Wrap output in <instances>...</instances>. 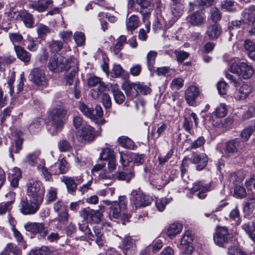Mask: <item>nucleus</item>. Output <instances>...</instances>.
I'll use <instances>...</instances> for the list:
<instances>
[{
  "label": "nucleus",
  "instance_id": "f257e3e1",
  "mask_svg": "<svg viewBox=\"0 0 255 255\" xmlns=\"http://www.w3.org/2000/svg\"><path fill=\"white\" fill-rule=\"evenodd\" d=\"M66 110L60 105L50 111L49 116V130L52 135H56L60 132L65 124Z\"/></svg>",
  "mask_w": 255,
  "mask_h": 255
},
{
  "label": "nucleus",
  "instance_id": "f03ea898",
  "mask_svg": "<svg viewBox=\"0 0 255 255\" xmlns=\"http://www.w3.org/2000/svg\"><path fill=\"white\" fill-rule=\"evenodd\" d=\"M103 214L99 210H90V220L93 223L96 224L93 228V232L96 236V243L100 246H103L106 242V238L103 234V229L101 224Z\"/></svg>",
  "mask_w": 255,
  "mask_h": 255
},
{
  "label": "nucleus",
  "instance_id": "7ed1b4c3",
  "mask_svg": "<svg viewBox=\"0 0 255 255\" xmlns=\"http://www.w3.org/2000/svg\"><path fill=\"white\" fill-rule=\"evenodd\" d=\"M26 187L27 195L30 199L43 202L44 190L40 181L33 179L29 180Z\"/></svg>",
  "mask_w": 255,
  "mask_h": 255
},
{
  "label": "nucleus",
  "instance_id": "20e7f679",
  "mask_svg": "<svg viewBox=\"0 0 255 255\" xmlns=\"http://www.w3.org/2000/svg\"><path fill=\"white\" fill-rule=\"evenodd\" d=\"M128 201L124 196L119 197L118 201H113L111 203V207L109 216L110 218L118 219L121 217L122 214L128 218V215L125 214V210L126 209Z\"/></svg>",
  "mask_w": 255,
  "mask_h": 255
},
{
  "label": "nucleus",
  "instance_id": "39448f33",
  "mask_svg": "<svg viewBox=\"0 0 255 255\" xmlns=\"http://www.w3.org/2000/svg\"><path fill=\"white\" fill-rule=\"evenodd\" d=\"M230 71L244 79L250 78L254 72V70L251 65L245 62H242L239 64L236 61L233 62L231 64Z\"/></svg>",
  "mask_w": 255,
  "mask_h": 255
},
{
  "label": "nucleus",
  "instance_id": "423d86ee",
  "mask_svg": "<svg viewBox=\"0 0 255 255\" xmlns=\"http://www.w3.org/2000/svg\"><path fill=\"white\" fill-rule=\"evenodd\" d=\"M71 61L66 58L57 55L50 57L48 67L49 69L54 72H59L63 70H67L71 67Z\"/></svg>",
  "mask_w": 255,
  "mask_h": 255
},
{
  "label": "nucleus",
  "instance_id": "0eeeda50",
  "mask_svg": "<svg viewBox=\"0 0 255 255\" xmlns=\"http://www.w3.org/2000/svg\"><path fill=\"white\" fill-rule=\"evenodd\" d=\"M42 202L33 200L30 198L22 199L19 205L20 212L24 215H30L35 214L39 209Z\"/></svg>",
  "mask_w": 255,
  "mask_h": 255
},
{
  "label": "nucleus",
  "instance_id": "6e6552de",
  "mask_svg": "<svg viewBox=\"0 0 255 255\" xmlns=\"http://www.w3.org/2000/svg\"><path fill=\"white\" fill-rule=\"evenodd\" d=\"M233 238V234L230 233L226 227L220 226L217 228L214 236V240L216 244L220 247H224L225 244L230 242Z\"/></svg>",
  "mask_w": 255,
  "mask_h": 255
},
{
  "label": "nucleus",
  "instance_id": "1a4fd4ad",
  "mask_svg": "<svg viewBox=\"0 0 255 255\" xmlns=\"http://www.w3.org/2000/svg\"><path fill=\"white\" fill-rule=\"evenodd\" d=\"M130 200L135 208H140L150 205L152 199L144 194L140 190H134L131 193Z\"/></svg>",
  "mask_w": 255,
  "mask_h": 255
},
{
  "label": "nucleus",
  "instance_id": "9d476101",
  "mask_svg": "<svg viewBox=\"0 0 255 255\" xmlns=\"http://www.w3.org/2000/svg\"><path fill=\"white\" fill-rule=\"evenodd\" d=\"M24 228L27 232L33 235H38L40 239H44L48 233V228L41 223L28 222Z\"/></svg>",
  "mask_w": 255,
  "mask_h": 255
},
{
  "label": "nucleus",
  "instance_id": "9b49d317",
  "mask_svg": "<svg viewBox=\"0 0 255 255\" xmlns=\"http://www.w3.org/2000/svg\"><path fill=\"white\" fill-rule=\"evenodd\" d=\"M77 139L82 143L91 141L95 137L94 128L89 125H84L76 132Z\"/></svg>",
  "mask_w": 255,
  "mask_h": 255
},
{
  "label": "nucleus",
  "instance_id": "f8f14e48",
  "mask_svg": "<svg viewBox=\"0 0 255 255\" xmlns=\"http://www.w3.org/2000/svg\"><path fill=\"white\" fill-rule=\"evenodd\" d=\"M28 78L30 81L39 86L45 87L48 83L44 71L39 68L33 69L30 72Z\"/></svg>",
  "mask_w": 255,
  "mask_h": 255
},
{
  "label": "nucleus",
  "instance_id": "ddd939ff",
  "mask_svg": "<svg viewBox=\"0 0 255 255\" xmlns=\"http://www.w3.org/2000/svg\"><path fill=\"white\" fill-rule=\"evenodd\" d=\"M200 94V90L198 87L191 85L185 91V98L189 106H196V99Z\"/></svg>",
  "mask_w": 255,
  "mask_h": 255
},
{
  "label": "nucleus",
  "instance_id": "4468645a",
  "mask_svg": "<svg viewBox=\"0 0 255 255\" xmlns=\"http://www.w3.org/2000/svg\"><path fill=\"white\" fill-rule=\"evenodd\" d=\"M52 0H38L30 2L27 7L29 8L37 11L39 12L45 11L50 5L53 4Z\"/></svg>",
  "mask_w": 255,
  "mask_h": 255
},
{
  "label": "nucleus",
  "instance_id": "2eb2a0df",
  "mask_svg": "<svg viewBox=\"0 0 255 255\" xmlns=\"http://www.w3.org/2000/svg\"><path fill=\"white\" fill-rule=\"evenodd\" d=\"M40 154L39 150L29 153L24 158V162L32 166L41 165L44 163L45 161L43 159L39 158Z\"/></svg>",
  "mask_w": 255,
  "mask_h": 255
},
{
  "label": "nucleus",
  "instance_id": "dca6fc26",
  "mask_svg": "<svg viewBox=\"0 0 255 255\" xmlns=\"http://www.w3.org/2000/svg\"><path fill=\"white\" fill-rule=\"evenodd\" d=\"M211 190V186L210 184L203 185V183L201 182H196L192 188V192L195 194L196 192H198L195 195L200 199H204L206 197V193Z\"/></svg>",
  "mask_w": 255,
  "mask_h": 255
},
{
  "label": "nucleus",
  "instance_id": "f3484780",
  "mask_svg": "<svg viewBox=\"0 0 255 255\" xmlns=\"http://www.w3.org/2000/svg\"><path fill=\"white\" fill-rule=\"evenodd\" d=\"M15 134L17 135L18 138L15 139L14 144H13L9 149V155L12 160H14L13 153H17L22 148L23 138L20 136L23 134V132L16 130L15 131Z\"/></svg>",
  "mask_w": 255,
  "mask_h": 255
},
{
  "label": "nucleus",
  "instance_id": "a211bd4d",
  "mask_svg": "<svg viewBox=\"0 0 255 255\" xmlns=\"http://www.w3.org/2000/svg\"><path fill=\"white\" fill-rule=\"evenodd\" d=\"M135 249V241L133 239L128 237L123 240L122 250L126 255H133Z\"/></svg>",
  "mask_w": 255,
  "mask_h": 255
},
{
  "label": "nucleus",
  "instance_id": "6ab92c4d",
  "mask_svg": "<svg viewBox=\"0 0 255 255\" xmlns=\"http://www.w3.org/2000/svg\"><path fill=\"white\" fill-rule=\"evenodd\" d=\"M240 142L237 139L229 141L226 144L225 152L229 155H233L239 152Z\"/></svg>",
  "mask_w": 255,
  "mask_h": 255
},
{
  "label": "nucleus",
  "instance_id": "aec40b11",
  "mask_svg": "<svg viewBox=\"0 0 255 255\" xmlns=\"http://www.w3.org/2000/svg\"><path fill=\"white\" fill-rule=\"evenodd\" d=\"M14 51L18 59L26 64L30 61L31 54L23 47L18 45H14Z\"/></svg>",
  "mask_w": 255,
  "mask_h": 255
},
{
  "label": "nucleus",
  "instance_id": "412c9836",
  "mask_svg": "<svg viewBox=\"0 0 255 255\" xmlns=\"http://www.w3.org/2000/svg\"><path fill=\"white\" fill-rule=\"evenodd\" d=\"M99 179L105 185H111L115 179V176L113 172L106 170H102L99 175Z\"/></svg>",
  "mask_w": 255,
  "mask_h": 255
},
{
  "label": "nucleus",
  "instance_id": "4be33fe9",
  "mask_svg": "<svg viewBox=\"0 0 255 255\" xmlns=\"http://www.w3.org/2000/svg\"><path fill=\"white\" fill-rule=\"evenodd\" d=\"M222 33V29L219 25L215 23L207 28L206 34L211 39L218 38Z\"/></svg>",
  "mask_w": 255,
  "mask_h": 255
},
{
  "label": "nucleus",
  "instance_id": "5701e85b",
  "mask_svg": "<svg viewBox=\"0 0 255 255\" xmlns=\"http://www.w3.org/2000/svg\"><path fill=\"white\" fill-rule=\"evenodd\" d=\"M193 162L197 164V169L199 171L202 170L207 164V156L205 153H201L195 155L193 159Z\"/></svg>",
  "mask_w": 255,
  "mask_h": 255
},
{
  "label": "nucleus",
  "instance_id": "b1692460",
  "mask_svg": "<svg viewBox=\"0 0 255 255\" xmlns=\"http://www.w3.org/2000/svg\"><path fill=\"white\" fill-rule=\"evenodd\" d=\"M126 23L127 31L131 34L138 27L139 20L136 15L133 14L127 19Z\"/></svg>",
  "mask_w": 255,
  "mask_h": 255
},
{
  "label": "nucleus",
  "instance_id": "393cba45",
  "mask_svg": "<svg viewBox=\"0 0 255 255\" xmlns=\"http://www.w3.org/2000/svg\"><path fill=\"white\" fill-rule=\"evenodd\" d=\"M182 230V225L179 223H174L170 224L167 228L166 235L173 239L176 235L179 234Z\"/></svg>",
  "mask_w": 255,
  "mask_h": 255
},
{
  "label": "nucleus",
  "instance_id": "a878e982",
  "mask_svg": "<svg viewBox=\"0 0 255 255\" xmlns=\"http://www.w3.org/2000/svg\"><path fill=\"white\" fill-rule=\"evenodd\" d=\"M252 87L247 84H243L237 91L236 98L238 100L245 99L251 94Z\"/></svg>",
  "mask_w": 255,
  "mask_h": 255
},
{
  "label": "nucleus",
  "instance_id": "bb28decb",
  "mask_svg": "<svg viewBox=\"0 0 255 255\" xmlns=\"http://www.w3.org/2000/svg\"><path fill=\"white\" fill-rule=\"evenodd\" d=\"M15 194L14 192H9L6 195V197L9 196L11 200L5 203L0 204V215L5 214L6 212L9 211L12 207V204L15 200Z\"/></svg>",
  "mask_w": 255,
  "mask_h": 255
},
{
  "label": "nucleus",
  "instance_id": "cd10ccee",
  "mask_svg": "<svg viewBox=\"0 0 255 255\" xmlns=\"http://www.w3.org/2000/svg\"><path fill=\"white\" fill-rule=\"evenodd\" d=\"M183 5L180 2L173 3L171 11L173 16V22H175L181 16L183 13Z\"/></svg>",
  "mask_w": 255,
  "mask_h": 255
},
{
  "label": "nucleus",
  "instance_id": "c85d7f7f",
  "mask_svg": "<svg viewBox=\"0 0 255 255\" xmlns=\"http://www.w3.org/2000/svg\"><path fill=\"white\" fill-rule=\"evenodd\" d=\"M242 228L255 243V223L253 221H249L244 224Z\"/></svg>",
  "mask_w": 255,
  "mask_h": 255
},
{
  "label": "nucleus",
  "instance_id": "c756f323",
  "mask_svg": "<svg viewBox=\"0 0 255 255\" xmlns=\"http://www.w3.org/2000/svg\"><path fill=\"white\" fill-rule=\"evenodd\" d=\"M11 172L9 173V179L10 185L15 188L18 186L19 180L21 178V171L19 168H15Z\"/></svg>",
  "mask_w": 255,
  "mask_h": 255
},
{
  "label": "nucleus",
  "instance_id": "7c9ffc66",
  "mask_svg": "<svg viewBox=\"0 0 255 255\" xmlns=\"http://www.w3.org/2000/svg\"><path fill=\"white\" fill-rule=\"evenodd\" d=\"M189 22L193 25L198 26L203 23L204 17L201 12L197 11L188 17Z\"/></svg>",
  "mask_w": 255,
  "mask_h": 255
},
{
  "label": "nucleus",
  "instance_id": "2f4dec72",
  "mask_svg": "<svg viewBox=\"0 0 255 255\" xmlns=\"http://www.w3.org/2000/svg\"><path fill=\"white\" fill-rule=\"evenodd\" d=\"M61 180L66 184L69 193H73L76 191L77 184L72 178L63 176L61 178Z\"/></svg>",
  "mask_w": 255,
  "mask_h": 255
},
{
  "label": "nucleus",
  "instance_id": "473e14b6",
  "mask_svg": "<svg viewBox=\"0 0 255 255\" xmlns=\"http://www.w3.org/2000/svg\"><path fill=\"white\" fill-rule=\"evenodd\" d=\"M43 124V119L40 118L34 119L27 127V129L30 132L35 133L40 130Z\"/></svg>",
  "mask_w": 255,
  "mask_h": 255
},
{
  "label": "nucleus",
  "instance_id": "72a5a7b5",
  "mask_svg": "<svg viewBox=\"0 0 255 255\" xmlns=\"http://www.w3.org/2000/svg\"><path fill=\"white\" fill-rule=\"evenodd\" d=\"M78 107L81 112L86 117H89L91 119H95L96 116L95 115L93 109L89 108L83 102H79Z\"/></svg>",
  "mask_w": 255,
  "mask_h": 255
},
{
  "label": "nucleus",
  "instance_id": "f704fd0d",
  "mask_svg": "<svg viewBox=\"0 0 255 255\" xmlns=\"http://www.w3.org/2000/svg\"><path fill=\"white\" fill-rule=\"evenodd\" d=\"M118 142L121 146L125 148L134 149L135 146L134 142L127 136H121L118 139Z\"/></svg>",
  "mask_w": 255,
  "mask_h": 255
},
{
  "label": "nucleus",
  "instance_id": "c9c22d12",
  "mask_svg": "<svg viewBox=\"0 0 255 255\" xmlns=\"http://www.w3.org/2000/svg\"><path fill=\"white\" fill-rule=\"evenodd\" d=\"M78 226L79 229L85 234L88 239L92 241L96 240V236L95 234H93L87 223H79Z\"/></svg>",
  "mask_w": 255,
  "mask_h": 255
},
{
  "label": "nucleus",
  "instance_id": "e433bc0d",
  "mask_svg": "<svg viewBox=\"0 0 255 255\" xmlns=\"http://www.w3.org/2000/svg\"><path fill=\"white\" fill-rule=\"evenodd\" d=\"M21 15L25 25L28 28H32L34 22L32 14L25 10L22 12Z\"/></svg>",
  "mask_w": 255,
  "mask_h": 255
},
{
  "label": "nucleus",
  "instance_id": "4c0bfd02",
  "mask_svg": "<svg viewBox=\"0 0 255 255\" xmlns=\"http://www.w3.org/2000/svg\"><path fill=\"white\" fill-rule=\"evenodd\" d=\"M50 31V28L44 24L40 23L37 25L36 32L39 38H44Z\"/></svg>",
  "mask_w": 255,
  "mask_h": 255
},
{
  "label": "nucleus",
  "instance_id": "58836bf2",
  "mask_svg": "<svg viewBox=\"0 0 255 255\" xmlns=\"http://www.w3.org/2000/svg\"><path fill=\"white\" fill-rule=\"evenodd\" d=\"M157 56V52L155 50L149 51L146 55V63L150 71H151L153 68Z\"/></svg>",
  "mask_w": 255,
  "mask_h": 255
},
{
  "label": "nucleus",
  "instance_id": "ea45409f",
  "mask_svg": "<svg viewBox=\"0 0 255 255\" xmlns=\"http://www.w3.org/2000/svg\"><path fill=\"white\" fill-rule=\"evenodd\" d=\"M238 4L231 0H224L221 1L222 9L228 11H233L237 9Z\"/></svg>",
  "mask_w": 255,
  "mask_h": 255
},
{
  "label": "nucleus",
  "instance_id": "a19ab883",
  "mask_svg": "<svg viewBox=\"0 0 255 255\" xmlns=\"http://www.w3.org/2000/svg\"><path fill=\"white\" fill-rule=\"evenodd\" d=\"M244 47L248 51L249 57L253 60H255V44L251 40L247 39L245 41Z\"/></svg>",
  "mask_w": 255,
  "mask_h": 255
},
{
  "label": "nucleus",
  "instance_id": "79ce46f5",
  "mask_svg": "<svg viewBox=\"0 0 255 255\" xmlns=\"http://www.w3.org/2000/svg\"><path fill=\"white\" fill-rule=\"evenodd\" d=\"M229 219L230 222H232V224L238 225L241 223L240 212L237 208L233 209L231 211L229 215Z\"/></svg>",
  "mask_w": 255,
  "mask_h": 255
},
{
  "label": "nucleus",
  "instance_id": "37998d69",
  "mask_svg": "<svg viewBox=\"0 0 255 255\" xmlns=\"http://www.w3.org/2000/svg\"><path fill=\"white\" fill-rule=\"evenodd\" d=\"M244 17L253 24V21L255 19V6H252L246 8L244 13Z\"/></svg>",
  "mask_w": 255,
  "mask_h": 255
},
{
  "label": "nucleus",
  "instance_id": "c03bdc74",
  "mask_svg": "<svg viewBox=\"0 0 255 255\" xmlns=\"http://www.w3.org/2000/svg\"><path fill=\"white\" fill-rule=\"evenodd\" d=\"M57 198V189L53 187H50L46 195V200L48 203H51L56 200Z\"/></svg>",
  "mask_w": 255,
  "mask_h": 255
},
{
  "label": "nucleus",
  "instance_id": "a18cd8bd",
  "mask_svg": "<svg viewBox=\"0 0 255 255\" xmlns=\"http://www.w3.org/2000/svg\"><path fill=\"white\" fill-rule=\"evenodd\" d=\"M133 90L135 91L137 94L140 93L143 95L148 94L150 92V89L147 86L139 82L135 83Z\"/></svg>",
  "mask_w": 255,
  "mask_h": 255
},
{
  "label": "nucleus",
  "instance_id": "49530a36",
  "mask_svg": "<svg viewBox=\"0 0 255 255\" xmlns=\"http://www.w3.org/2000/svg\"><path fill=\"white\" fill-rule=\"evenodd\" d=\"M106 87L104 83H101L96 88L93 89L91 95L95 99H98L106 90Z\"/></svg>",
  "mask_w": 255,
  "mask_h": 255
},
{
  "label": "nucleus",
  "instance_id": "de8ad7c7",
  "mask_svg": "<svg viewBox=\"0 0 255 255\" xmlns=\"http://www.w3.org/2000/svg\"><path fill=\"white\" fill-rule=\"evenodd\" d=\"M27 42V49L30 51L34 52L36 51L39 46V42L35 38L28 37L26 41Z\"/></svg>",
  "mask_w": 255,
  "mask_h": 255
},
{
  "label": "nucleus",
  "instance_id": "09e8293b",
  "mask_svg": "<svg viewBox=\"0 0 255 255\" xmlns=\"http://www.w3.org/2000/svg\"><path fill=\"white\" fill-rule=\"evenodd\" d=\"M134 176V173L132 171L127 172L125 171L119 172L116 174V178L119 180H125L129 182Z\"/></svg>",
  "mask_w": 255,
  "mask_h": 255
},
{
  "label": "nucleus",
  "instance_id": "8fccbe9b",
  "mask_svg": "<svg viewBox=\"0 0 255 255\" xmlns=\"http://www.w3.org/2000/svg\"><path fill=\"white\" fill-rule=\"evenodd\" d=\"M166 27V23L165 19L162 16L158 17L153 23V28L155 31H158L161 29H164Z\"/></svg>",
  "mask_w": 255,
  "mask_h": 255
},
{
  "label": "nucleus",
  "instance_id": "3c124183",
  "mask_svg": "<svg viewBox=\"0 0 255 255\" xmlns=\"http://www.w3.org/2000/svg\"><path fill=\"white\" fill-rule=\"evenodd\" d=\"M171 201V200L169 198H162L160 199H158L156 201V207L157 210L160 211H163L165 208L166 206L169 204Z\"/></svg>",
  "mask_w": 255,
  "mask_h": 255
},
{
  "label": "nucleus",
  "instance_id": "603ef678",
  "mask_svg": "<svg viewBox=\"0 0 255 255\" xmlns=\"http://www.w3.org/2000/svg\"><path fill=\"white\" fill-rule=\"evenodd\" d=\"M51 253L50 250L47 247L42 246L37 250L31 251L29 255H49Z\"/></svg>",
  "mask_w": 255,
  "mask_h": 255
},
{
  "label": "nucleus",
  "instance_id": "864d4df0",
  "mask_svg": "<svg viewBox=\"0 0 255 255\" xmlns=\"http://www.w3.org/2000/svg\"><path fill=\"white\" fill-rule=\"evenodd\" d=\"M215 115L219 118H223L226 116L227 113V106L224 104H220L214 112Z\"/></svg>",
  "mask_w": 255,
  "mask_h": 255
},
{
  "label": "nucleus",
  "instance_id": "5fc2aeb1",
  "mask_svg": "<svg viewBox=\"0 0 255 255\" xmlns=\"http://www.w3.org/2000/svg\"><path fill=\"white\" fill-rule=\"evenodd\" d=\"M242 23V21L241 20L233 21L229 23L228 29L231 36H234L236 34V31L240 28Z\"/></svg>",
  "mask_w": 255,
  "mask_h": 255
},
{
  "label": "nucleus",
  "instance_id": "6e6d98bb",
  "mask_svg": "<svg viewBox=\"0 0 255 255\" xmlns=\"http://www.w3.org/2000/svg\"><path fill=\"white\" fill-rule=\"evenodd\" d=\"M205 143V139L202 136H199L197 139L192 141L189 146L191 149H195L200 148L204 145Z\"/></svg>",
  "mask_w": 255,
  "mask_h": 255
},
{
  "label": "nucleus",
  "instance_id": "4d7b16f0",
  "mask_svg": "<svg viewBox=\"0 0 255 255\" xmlns=\"http://www.w3.org/2000/svg\"><path fill=\"white\" fill-rule=\"evenodd\" d=\"M114 157L113 151L109 148L104 149L100 154V158L104 160H108Z\"/></svg>",
  "mask_w": 255,
  "mask_h": 255
},
{
  "label": "nucleus",
  "instance_id": "13d9d810",
  "mask_svg": "<svg viewBox=\"0 0 255 255\" xmlns=\"http://www.w3.org/2000/svg\"><path fill=\"white\" fill-rule=\"evenodd\" d=\"M49 47L52 52H57L62 48L63 43L60 41L52 40L50 42Z\"/></svg>",
  "mask_w": 255,
  "mask_h": 255
},
{
  "label": "nucleus",
  "instance_id": "bf43d9fd",
  "mask_svg": "<svg viewBox=\"0 0 255 255\" xmlns=\"http://www.w3.org/2000/svg\"><path fill=\"white\" fill-rule=\"evenodd\" d=\"M37 169L41 172L46 181H51L52 180V174L45 167V162L41 165H37Z\"/></svg>",
  "mask_w": 255,
  "mask_h": 255
},
{
  "label": "nucleus",
  "instance_id": "052dcab7",
  "mask_svg": "<svg viewBox=\"0 0 255 255\" xmlns=\"http://www.w3.org/2000/svg\"><path fill=\"white\" fill-rule=\"evenodd\" d=\"M211 18L214 22L219 21L222 17V14L219 9L216 7H212L210 10Z\"/></svg>",
  "mask_w": 255,
  "mask_h": 255
},
{
  "label": "nucleus",
  "instance_id": "680f3d73",
  "mask_svg": "<svg viewBox=\"0 0 255 255\" xmlns=\"http://www.w3.org/2000/svg\"><path fill=\"white\" fill-rule=\"evenodd\" d=\"M184 80L181 78H177L172 80L170 87L172 89L179 90L184 85Z\"/></svg>",
  "mask_w": 255,
  "mask_h": 255
},
{
  "label": "nucleus",
  "instance_id": "e2e57ef3",
  "mask_svg": "<svg viewBox=\"0 0 255 255\" xmlns=\"http://www.w3.org/2000/svg\"><path fill=\"white\" fill-rule=\"evenodd\" d=\"M193 240V237L192 236L191 233L190 231H187L183 236L181 239V245H184L186 246L187 245L190 244Z\"/></svg>",
  "mask_w": 255,
  "mask_h": 255
},
{
  "label": "nucleus",
  "instance_id": "0e129e2a",
  "mask_svg": "<svg viewBox=\"0 0 255 255\" xmlns=\"http://www.w3.org/2000/svg\"><path fill=\"white\" fill-rule=\"evenodd\" d=\"M4 250L9 253L12 254L13 255H21V251L16 246L13 244H8L4 248Z\"/></svg>",
  "mask_w": 255,
  "mask_h": 255
},
{
  "label": "nucleus",
  "instance_id": "69168bd1",
  "mask_svg": "<svg viewBox=\"0 0 255 255\" xmlns=\"http://www.w3.org/2000/svg\"><path fill=\"white\" fill-rule=\"evenodd\" d=\"M58 216L56 220L61 223L63 224H66L69 218V214L67 210H65L62 212L58 213Z\"/></svg>",
  "mask_w": 255,
  "mask_h": 255
},
{
  "label": "nucleus",
  "instance_id": "338daca9",
  "mask_svg": "<svg viewBox=\"0 0 255 255\" xmlns=\"http://www.w3.org/2000/svg\"><path fill=\"white\" fill-rule=\"evenodd\" d=\"M254 128H253L252 127H248L245 128L242 132L241 135L243 141H247L249 138L250 137L252 134L255 131Z\"/></svg>",
  "mask_w": 255,
  "mask_h": 255
},
{
  "label": "nucleus",
  "instance_id": "774afa93",
  "mask_svg": "<svg viewBox=\"0 0 255 255\" xmlns=\"http://www.w3.org/2000/svg\"><path fill=\"white\" fill-rule=\"evenodd\" d=\"M74 39L78 45L82 46L85 42V35L82 32H76L74 34Z\"/></svg>",
  "mask_w": 255,
  "mask_h": 255
}]
</instances>
